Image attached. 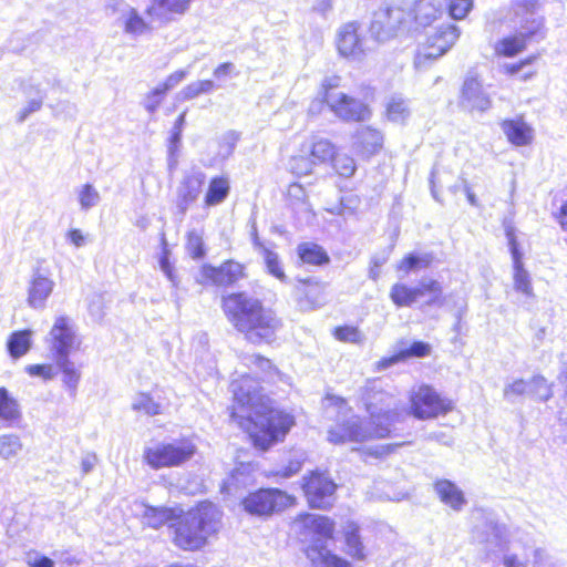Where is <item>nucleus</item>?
<instances>
[{
  "label": "nucleus",
  "mask_w": 567,
  "mask_h": 567,
  "mask_svg": "<svg viewBox=\"0 0 567 567\" xmlns=\"http://www.w3.org/2000/svg\"><path fill=\"white\" fill-rule=\"evenodd\" d=\"M432 262L433 256L431 254H424L422 256L406 254L396 262L395 270L408 275L411 271L427 268Z\"/></svg>",
  "instance_id": "nucleus-37"
},
{
  "label": "nucleus",
  "mask_w": 567,
  "mask_h": 567,
  "mask_svg": "<svg viewBox=\"0 0 567 567\" xmlns=\"http://www.w3.org/2000/svg\"><path fill=\"white\" fill-rule=\"evenodd\" d=\"M302 463L300 460H291L287 465L278 470L275 475L280 477H290L300 472Z\"/></svg>",
  "instance_id": "nucleus-53"
},
{
  "label": "nucleus",
  "mask_w": 567,
  "mask_h": 567,
  "mask_svg": "<svg viewBox=\"0 0 567 567\" xmlns=\"http://www.w3.org/2000/svg\"><path fill=\"white\" fill-rule=\"evenodd\" d=\"M32 344V331L22 329L13 331L7 340V350L11 358L19 359L27 354Z\"/></svg>",
  "instance_id": "nucleus-32"
},
{
  "label": "nucleus",
  "mask_w": 567,
  "mask_h": 567,
  "mask_svg": "<svg viewBox=\"0 0 567 567\" xmlns=\"http://www.w3.org/2000/svg\"><path fill=\"white\" fill-rule=\"evenodd\" d=\"M161 265H162V268L164 269V271L167 274V275H171V265L168 264L167 261V258L166 257H163L162 260H161Z\"/></svg>",
  "instance_id": "nucleus-62"
},
{
  "label": "nucleus",
  "mask_w": 567,
  "mask_h": 567,
  "mask_svg": "<svg viewBox=\"0 0 567 567\" xmlns=\"http://www.w3.org/2000/svg\"><path fill=\"white\" fill-rule=\"evenodd\" d=\"M91 468L89 464H84V471L87 472Z\"/></svg>",
  "instance_id": "nucleus-63"
},
{
  "label": "nucleus",
  "mask_w": 567,
  "mask_h": 567,
  "mask_svg": "<svg viewBox=\"0 0 567 567\" xmlns=\"http://www.w3.org/2000/svg\"><path fill=\"white\" fill-rule=\"evenodd\" d=\"M499 125L511 145L524 147L533 144L535 132L533 126L525 121L523 114L505 118Z\"/></svg>",
  "instance_id": "nucleus-22"
},
{
  "label": "nucleus",
  "mask_w": 567,
  "mask_h": 567,
  "mask_svg": "<svg viewBox=\"0 0 567 567\" xmlns=\"http://www.w3.org/2000/svg\"><path fill=\"white\" fill-rule=\"evenodd\" d=\"M123 29L131 35H142L152 30V25L146 19L134 8H131L123 21Z\"/></svg>",
  "instance_id": "nucleus-38"
},
{
  "label": "nucleus",
  "mask_w": 567,
  "mask_h": 567,
  "mask_svg": "<svg viewBox=\"0 0 567 567\" xmlns=\"http://www.w3.org/2000/svg\"><path fill=\"white\" fill-rule=\"evenodd\" d=\"M409 414L425 421L444 416L453 411L454 403L433 385L422 383L409 392Z\"/></svg>",
  "instance_id": "nucleus-11"
},
{
  "label": "nucleus",
  "mask_w": 567,
  "mask_h": 567,
  "mask_svg": "<svg viewBox=\"0 0 567 567\" xmlns=\"http://www.w3.org/2000/svg\"><path fill=\"white\" fill-rule=\"evenodd\" d=\"M230 193V182L226 175H216L208 181L203 203L205 207L221 204Z\"/></svg>",
  "instance_id": "nucleus-30"
},
{
  "label": "nucleus",
  "mask_w": 567,
  "mask_h": 567,
  "mask_svg": "<svg viewBox=\"0 0 567 567\" xmlns=\"http://www.w3.org/2000/svg\"><path fill=\"white\" fill-rule=\"evenodd\" d=\"M50 344L54 358L69 357L71 350L80 344L68 317L60 316L55 319L50 330Z\"/></svg>",
  "instance_id": "nucleus-19"
},
{
  "label": "nucleus",
  "mask_w": 567,
  "mask_h": 567,
  "mask_svg": "<svg viewBox=\"0 0 567 567\" xmlns=\"http://www.w3.org/2000/svg\"><path fill=\"white\" fill-rule=\"evenodd\" d=\"M324 285L315 278L307 277L297 279L293 288L296 301L307 308L315 309L321 306Z\"/></svg>",
  "instance_id": "nucleus-24"
},
{
  "label": "nucleus",
  "mask_w": 567,
  "mask_h": 567,
  "mask_svg": "<svg viewBox=\"0 0 567 567\" xmlns=\"http://www.w3.org/2000/svg\"><path fill=\"white\" fill-rule=\"evenodd\" d=\"M519 18V33H511L499 38L493 44V54L496 59H512L526 51L529 42L536 37H543L545 31V19L539 14L524 16Z\"/></svg>",
  "instance_id": "nucleus-10"
},
{
  "label": "nucleus",
  "mask_w": 567,
  "mask_h": 567,
  "mask_svg": "<svg viewBox=\"0 0 567 567\" xmlns=\"http://www.w3.org/2000/svg\"><path fill=\"white\" fill-rule=\"evenodd\" d=\"M187 75L185 70H177L166 76L156 87L152 89L145 97V109L148 113H154L163 103L166 94L177 86Z\"/></svg>",
  "instance_id": "nucleus-26"
},
{
  "label": "nucleus",
  "mask_w": 567,
  "mask_h": 567,
  "mask_svg": "<svg viewBox=\"0 0 567 567\" xmlns=\"http://www.w3.org/2000/svg\"><path fill=\"white\" fill-rule=\"evenodd\" d=\"M527 383L522 380H515L513 381L506 389H505V395L506 396H516L522 395L526 392Z\"/></svg>",
  "instance_id": "nucleus-54"
},
{
  "label": "nucleus",
  "mask_w": 567,
  "mask_h": 567,
  "mask_svg": "<svg viewBox=\"0 0 567 567\" xmlns=\"http://www.w3.org/2000/svg\"><path fill=\"white\" fill-rule=\"evenodd\" d=\"M68 239L76 247L84 245L85 238L78 228H72L66 233Z\"/></svg>",
  "instance_id": "nucleus-56"
},
{
  "label": "nucleus",
  "mask_w": 567,
  "mask_h": 567,
  "mask_svg": "<svg viewBox=\"0 0 567 567\" xmlns=\"http://www.w3.org/2000/svg\"><path fill=\"white\" fill-rule=\"evenodd\" d=\"M392 411H384L380 415L369 417V426L363 420L353 414L337 417L327 431V439L331 444L365 443L372 440L386 439L391 434L390 423L393 420Z\"/></svg>",
  "instance_id": "nucleus-5"
},
{
  "label": "nucleus",
  "mask_w": 567,
  "mask_h": 567,
  "mask_svg": "<svg viewBox=\"0 0 567 567\" xmlns=\"http://www.w3.org/2000/svg\"><path fill=\"white\" fill-rule=\"evenodd\" d=\"M554 219L559 225L564 233H567V199L564 200L557 212L554 214Z\"/></svg>",
  "instance_id": "nucleus-55"
},
{
  "label": "nucleus",
  "mask_w": 567,
  "mask_h": 567,
  "mask_svg": "<svg viewBox=\"0 0 567 567\" xmlns=\"http://www.w3.org/2000/svg\"><path fill=\"white\" fill-rule=\"evenodd\" d=\"M409 114L408 103L403 99L392 97L385 106V116L392 122L404 121Z\"/></svg>",
  "instance_id": "nucleus-43"
},
{
  "label": "nucleus",
  "mask_w": 567,
  "mask_h": 567,
  "mask_svg": "<svg viewBox=\"0 0 567 567\" xmlns=\"http://www.w3.org/2000/svg\"><path fill=\"white\" fill-rule=\"evenodd\" d=\"M29 566L30 567H54V561L47 556H41V557L34 559L33 561L29 563Z\"/></svg>",
  "instance_id": "nucleus-59"
},
{
  "label": "nucleus",
  "mask_w": 567,
  "mask_h": 567,
  "mask_svg": "<svg viewBox=\"0 0 567 567\" xmlns=\"http://www.w3.org/2000/svg\"><path fill=\"white\" fill-rule=\"evenodd\" d=\"M256 246L259 248L267 272L278 279L281 282H286L288 280V277L284 270V267L281 265L280 258L276 251L272 249L267 248L261 243H256Z\"/></svg>",
  "instance_id": "nucleus-36"
},
{
  "label": "nucleus",
  "mask_w": 567,
  "mask_h": 567,
  "mask_svg": "<svg viewBox=\"0 0 567 567\" xmlns=\"http://www.w3.org/2000/svg\"><path fill=\"white\" fill-rule=\"evenodd\" d=\"M296 504V496L276 487L257 488L247 493L240 501L247 514L258 517H269Z\"/></svg>",
  "instance_id": "nucleus-13"
},
{
  "label": "nucleus",
  "mask_w": 567,
  "mask_h": 567,
  "mask_svg": "<svg viewBox=\"0 0 567 567\" xmlns=\"http://www.w3.org/2000/svg\"><path fill=\"white\" fill-rule=\"evenodd\" d=\"M206 176L203 172H193L184 175L176 198L178 214L185 215L196 203L205 184Z\"/></svg>",
  "instance_id": "nucleus-20"
},
{
  "label": "nucleus",
  "mask_w": 567,
  "mask_h": 567,
  "mask_svg": "<svg viewBox=\"0 0 567 567\" xmlns=\"http://www.w3.org/2000/svg\"><path fill=\"white\" fill-rule=\"evenodd\" d=\"M186 111H183L175 120L169 144L173 152H175L179 145L182 133L185 124Z\"/></svg>",
  "instance_id": "nucleus-51"
},
{
  "label": "nucleus",
  "mask_w": 567,
  "mask_h": 567,
  "mask_svg": "<svg viewBox=\"0 0 567 567\" xmlns=\"http://www.w3.org/2000/svg\"><path fill=\"white\" fill-rule=\"evenodd\" d=\"M332 337L342 343L361 344L364 341V334L357 326L341 324L331 331Z\"/></svg>",
  "instance_id": "nucleus-39"
},
{
  "label": "nucleus",
  "mask_w": 567,
  "mask_h": 567,
  "mask_svg": "<svg viewBox=\"0 0 567 567\" xmlns=\"http://www.w3.org/2000/svg\"><path fill=\"white\" fill-rule=\"evenodd\" d=\"M458 101L468 112H485L492 106V100L484 91L481 78L476 74L467 75L464 79Z\"/></svg>",
  "instance_id": "nucleus-16"
},
{
  "label": "nucleus",
  "mask_w": 567,
  "mask_h": 567,
  "mask_svg": "<svg viewBox=\"0 0 567 567\" xmlns=\"http://www.w3.org/2000/svg\"><path fill=\"white\" fill-rule=\"evenodd\" d=\"M338 155V145L330 138L312 134L301 144L300 153L289 161L290 171L297 177L308 176L317 166L328 165Z\"/></svg>",
  "instance_id": "nucleus-9"
},
{
  "label": "nucleus",
  "mask_w": 567,
  "mask_h": 567,
  "mask_svg": "<svg viewBox=\"0 0 567 567\" xmlns=\"http://www.w3.org/2000/svg\"><path fill=\"white\" fill-rule=\"evenodd\" d=\"M338 53L346 59H358L364 55L363 37L360 34V25L350 21L341 25L336 39Z\"/></svg>",
  "instance_id": "nucleus-18"
},
{
  "label": "nucleus",
  "mask_w": 567,
  "mask_h": 567,
  "mask_svg": "<svg viewBox=\"0 0 567 567\" xmlns=\"http://www.w3.org/2000/svg\"><path fill=\"white\" fill-rule=\"evenodd\" d=\"M220 308L233 329L252 344L274 343L284 327L274 309L243 290L221 295Z\"/></svg>",
  "instance_id": "nucleus-3"
},
{
  "label": "nucleus",
  "mask_w": 567,
  "mask_h": 567,
  "mask_svg": "<svg viewBox=\"0 0 567 567\" xmlns=\"http://www.w3.org/2000/svg\"><path fill=\"white\" fill-rule=\"evenodd\" d=\"M215 87L212 80H200L186 85L181 92V99L184 101L193 100L200 94L210 92Z\"/></svg>",
  "instance_id": "nucleus-45"
},
{
  "label": "nucleus",
  "mask_w": 567,
  "mask_h": 567,
  "mask_svg": "<svg viewBox=\"0 0 567 567\" xmlns=\"http://www.w3.org/2000/svg\"><path fill=\"white\" fill-rule=\"evenodd\" d=\"M197 447L192 439L183 436L171 442H162L144 449L142 458L152 470L181 467L196 454Z\"/></svg>",
  "instance_id": "nucleus-8"
},
{
  "label": "nucleus",
  "mask_w": 567,
  "mask_h": 567,
  "mask_svg": "<svg viewBox=\"0 0 567 567\" xmlns=\"http://www.w3.org/2000/svg\"><path fill=\"white\" fill-rule=\"evenodd\" d=\"M186 247L192 258L200 259L205 256V247L202 236L196 231L186 235Z\"/></svg>",
  "instance_id": "nucleus-48"
},
{
  "label": "nucleus",
  "mask_w": 567,
  "mask_h": 567,
  "mask_svg": "<svg viewBox=\"0 0 567 567\" xmlns=\"http://www.w3.org/2000/svg\"><path fill=\"white\" fill-rule=\"evenodd\" d=\"M328 165L331 166L333 172L342 178H350L357 172L354 158L349 154H340L339 151L338 155H336L333 161H330Z\"/></svg>",
  "instance_id": "nucleus-40"
},
{
  "label": "nucleus",
  "mask_w": 567,
  "mask_h": 567,
  "mask_svg": "<svg viewBox=\"0 0 567 567\" xmlns=\"http://www.w3.org/2000/svg\"><path fill=\"white\" fill-rule=\"evenodd\" d=\"M251 364L256 368L254 373H244L230 382L228 413L230 421L247 435L251 446L266 452L286 440L296 425V417L277 405L260 385V382L279 378L280 371L274 362L256 353L251 357Z\"/></svg>",
  "instance_id": "nucleus-1"
},
{
  "label": "nucleus",
  "mask_w": 567,
  "mask_h": 567,
  "mask_svg": "<svg viewBox=\"0 0 567 567\" xmlns=\"http://www.w3.org/2000/svg\"><path fill=\"white\" fill-rule=\"evenodd\" d=\"M431 352V346L424 341H414L410 347L399 350L391 359L392 362L404 361L409 358H424Z\"/></svg>",
  "instance_id": "nucleus-42"
},
{
  "label": "nucleus",
  "mask_w": 567,
  "mask_h": 567,
  "mask_svg": "<svg viewBox=\"0 0 567 567\" xmlns=\"http://www.w3.org/2000/svg\"><path fill=\"white\" fill-rule=\"evenodd\" d=\"M324 409L331 410L337 414V417L341 415L351 414L353 411L349 405L347 399L336 395V394H326L323 398Z\"/></svg>",
  "instance_id": "nucleus-46"
},
{
  "label": "nucleus",
  "mask_w": 567,
  "mask_h": 567,
  "mask_svg": "<svg viewBox=\"0 0 567 567\" xmlns=\"http://www.w3.org/2000/svg\"><path fill=\"white\" fill-rule=\"evenodd\" d=\"M248 278L247 266L236 259L223 260L219 265L203 264L196 282L200 286L234 287Z\"/></svg>",
  "instance_id": "nucleus-14"
},
{
  "label": "nucleus",
  "mask_w": 567,
  "mask_h": 567,
  "mask_svg": "<svg viewBox=\"0 0 567 567\" xmlns=\"http://www.w3.org/2000/svg\"><path fill=\"white\" fill-rule=\"evenodd\" d=\"M79 200L83 209L94 206L99 200V193L91 184H85L80 194Z\"/></svg>",
  "instance_id": "nucleus-50"
},
{
  "label": "nucleus",
  "mask_w": 567,
  "mask_h": 567,
  "mask_svg": "<svg viewBox=\"0 0 567 567\" xmlns=\"http://www.w3.org/2000/svg\"><path fill=\"white\" fill-rule=\"evenodd\" d=\"M133 410L146 415L154 416L162 412L161 405L154 401L151 394L141 393L137 401L133 404Z\"/></svg>",
  "instance_id": "nucleus-47"
},
{
  "label": "nucleus",
  "mask_w": 567,
  "mask_h": 567,
  "mask_svg": "<svg viewBox=\"0 0 567 567\" xmlns=\"http://www.w3.org/2000/svg\"><path fill=\"white\" fill-rule=\"evenodd\" d=\"M344 551L350 558L347 559L327 548L326 545H310L305 553L312 564L320 567H352L351 561H365L369 557V550L364 545L361 527L357 522L350 520L342 530Z\"/></svg>",
  "instance_id": "nucleus-7"
},
{
  "label": "nucleus",
  "mask_w": 567,
  "mask_h": 567,
  "mask_svg": "<svg viewBox=\"0 0 567 567\" xmlns=\"http://www.w3.org/2000/svg\"><path fill=\"white\" fill-rule=\"evenodd\" d=\"M24 370L30 377H39L44 381L52 380L55 375L52 365L49 363L29 364Z\"/></svg>",
  "instance_id": "nucleus-49"
},
{
  "label": "nucleus",
  "mask_w": 567,
  "mask_h": 567,
  "mask_svg": "<svg viewBox=\"0 0 567 567\" xmlns=\"http://www.w3.org/2000/svg\"><path fill=\"white\" fill-rule=\"evenodd\" d=\"M21 417L20 405L7 388L0 386V420L16 422Z\"/></svg>",
  "instance_id": "nucleus-35"
},
{
  "label": "nucleus",
  "mask_w": 567,
  "mask_h": 567,
  "mask_svg": "<svg viewBox=\"0 0 567 567\" xmlns=\"http://www.w3.org/2000/svg\"><path fill=\"white\" fill-rule=\"evenodd\" d=\"M445 0H414L409 9L391 1L381 7L370 23V31L379 41H388L401 34L423 35L414 64L420 68L426 61L446 54L458 41L460 28L444 21Z\"/></svg>",
  "instance_id": "nucleus-2"
},
{
  "label": "nucleus",
  "mask_w": 567,
  "mask_h": 567,
  "mask_svg": "<svg viewBox=\"0 0 567 567\" xmlns=\"http://www.w3.org/2000/svg\"><path fill=\"white\" fill-rule=\"evenodd\" d=\"M393 450H394L393 445L386 444V445L382 446L381 451H375V452H372L371 454H373L374 456L379 457V456H382L384 454H389V453L393 452Z\"/></svg>",
  "instance_id": "nucleus-60"
},
{
  "label": "nucleus",
  "mask_w": 567,
  "mask_h": 567,
  "mask_svg": "<svg viewBox=\"0 0 567 567\" xmlns=\"http://www.w3.org/2000/svg\"><path fill=\"white\" fill-rule=\"evenodd\" d=\"M355 147L359 155L364 159L379 154L384 145V137L380 130L373 126H365L354 134Z\"/></svg>",
  "instance_id": "nucleus-25"
},
{
  "label": "nucleus",
  "mask_w": 567,
  "mask_h": 567,
  "mask_svg": "<svg viewBox=\"0 0 567 567\" xmlns=\"http://www.w3.org/2000/svg\"><path fill=\"white\" fill-rule=\"evenodd\" d=\"M473 0H445L444 14L453 20H464L473 10Z\"/></svg>",
  "instance_id": "nucleus-41"
},
{
  "label": "nucleus",
  "mask_w": 567,
  "mask_h": 567,
  "mask_svg": "<svg viewBox=\"0 0 567 567\" xmlns=\"http://www.w3.org/2000/svg\"><path fill=\"white\" fill-rule=\"evenodd\" d=\"M434 489L442 503L454 511H460L466 503V498L458 486L446 478L436 480Z\"/></svg>",
  "instance_id": "nucleus-29"
},
{
  "label": "nucleus",
  "mask_w": 567,
  "mask_h": 567,
  "mask_svg": "<svg viewBox=\"0 0 567 567\" xmlns=\"http://www.w3.org/2000/svg\"><path fill=\"white\" fill-rule=\"evenodd\" d=\"M55 360L56 365L62 374L63 385L70 392V394L74 396L81 381L80 370L74 365L72 361H70L69 357H60L55 358Z\"/></svg>",
  "instance_id": "nucleus-34"
},
{
  "label": "nucleus",
  "mask_w": 567,
  "mask_h": 567,
  "mask_svg": "<svg viewBox=\"0 0 567 567\" xmlns=\"http://www.w3.org/2000/svg\"><path fill=\"white\" fill-rule=\"evenodd\" d=\"M22 450V443L16 434H3L0 436V457L9 460L18 455Z\"/></svg>",
  "instance_id": "nucleus-44"
},
{
  "label": "nucleus",
  "mask_w": 567,
  "mask_h": 567,
  "mask_svg": "<svg viewBox=\"0 0 567 567\" xmlns=\"http://www.w3.org/2000/svg\"><path fill=\"white\" fill-rule=\"evenodd\" d=\"M296 520L302 524L305 532L311 530L318 537L327 540L334 538L336 523L329 516H312L309 513H300L297 515Z\"/></svg>",
  "instance_id": "nucleus-27"
},
{
  "label": "nucleus",
  "mask_w": 567,
  "mask_h": 567,
  "mask_svg": "<svg viewBox=\"0 0 567 567\" xmlns=\"http://www.w3.org/2000/svg\"><path fill=\"white\" fill-rule=\"evenodd\" d=\"M341 81V76L336 74L321 81L318 90L320 103L326 105L342 122L363 123L369 121L372 116L369 104L340 91Z\"/></svg>",
  "instance_id": "nucleus-6"
},
{
  "label": "nucleus",
  "mask_w": 567,
  "mask_h": 567,
  "mask_svg": "<svg viewBox=\"0 0 567 567\" xmlns=\"http://www.w3.org/2000/svg\"><path fill=\"white\" fill-rule=\"evenodd\" d=\"M465 194H466V198L471 205H474V206L478 205V200L470 187L465 188Z\"/></svg>",
  "instance_id": "nucleus-61"
},
{
  "label": "nucleus",
  "mask_w": 567,
  "mask_h": 567,
  "mask_svg": "<svg viewBox=\"0 0 567 567\" xmlns=\"http://www.w3.org/2000/svg\"><path fill=\"white\" fill-rule=\"evenodd\" d=\"M53 290V281L44 276H34L30 282L28 303L32 308H42Z\"/></svg>",
  "instance_id": "nucleus-31"
},
{
  "label": "nucleus",
  "mask_w": 567,
  "mask_h": 567,
  "mask_svg": "<svg viewBox=\"0 0 567 567\" xmlns=\"http://www.w3.org/2000/svg\"><path fill=\"white\" fill-rule=\"evenodd\" d=\"M516 14L534 16L542 7V0H517L514 3Z\"/></svg>",
  "instance_id": "nucleus-52"
},
{
  "label": "nucleus",
  "mask_w": 567,
  "mask_h": 567,
  "mask_svg": "<svg viewBox=\"0 0 567 567\" xmlns=\"http://www.w3.org/2000/svg\"><path fill=\"white\" fill-rule=\"evenodd\" d=\"M296 255L301 265L322 267L330 262L328 251L315 241H301L296 247Z\"/></svg>",
  "instance_id": "nucleus-28"
},
{
  "label": "nucleus",
  "mask_w": 567,
  "mask_h": 567,
  "mask_svg": "<svg viewBox=\"0 0 567 567\" xmlns=\"http://www.w3.org/2000/svg\"><path fill=\"white\" fill-rule=\"evenodd\" d=\"M538 53L528 54L522 59L503 64L499 69L505 79L512 82L527 83L534 81L538 74Z\"/></svg>",
  "instance_id": "nucleus-21"
},
{
  "label": "nucleus",
  "mask_w": 567,
  "mask_h": 567,
  "mask_svg": "<svg viewBox=\"0 0 567 567\" xmlns=\"http://www.w3.org/2000/svg\"><path fill=\"white\" fill-rule=\"evenodd\" d=\"M386 398L388 393L377 384V380H369L367 382L361 390V401L369 413V417L381 414H375L374 409L377 405L382 404Z\"/></svg>",
  "instance_id": "nucleus-33"
},
{
  "label": "nucleus",
  "mask_w": 567,
  "mask_h": 567,
  "mask_svg": "<svg viewBox=\"0 0 567 567\" xmlns=\"http://www.w3.org/2000/svg\"><path fill=\"white\" fill-rule=\"evenodd\" d=\"M162 518L171 520L173 543L185 551H197L216 539L223 529V512L210 501H200L187 511H161Z\"/></svg>",
  "instance_id": "nucleus-4"
},
{
  "label": "nucleus",
  "mask_w": 567,
  "mask_h": 567,
  "mask_svg": "<svg viewBox=\"0 0 567 567\" xmlns=\"http://www.w3.org/2000/svg\"><path fill=\"white\" fill-rule=\"evenodd\" d=\"M427 297L425 306H442L445 302L442 285L435 279L412 286L406 281H395L389 290V298L396 308H410L421 298Z\"/></svg>",
  "instance_id": "nucleus-12"
},
{
  "label": "nucleus",
  "mask_w": 567,
  "mask_h": 567,
  "mask_svg": "<svg viewBox=\"0 0 567 567\" xmlns=\"http://www.w3.org/2000/svg\"><path fill=\"white\" fill-rule=\"evenodd\" d=\"M193 0H153L145 13L161 24L172 22L177 16L185 14Z\"/></svg>",
  "instance_id": "nucleus-23"
},
{
  "label": "nucleus",
  "mask_w": 567,
  "mask_h": 567,
  "mask_svg": "<svg viewBox=\"0 0 567 567\" xmlns=\"http://www.w3.org/2000/svg\"><path fill=\"white\" fill-rule=\"evenodd\" d=\"M302 492L310 508L327 509L337 491V484L327 471L315 470L303 476Z\"/></svg>",
  "instance_id": "nucleus-15"
},
{
  "label": "nucleus",
  "mask_w": 567,
  "mask_h": 567,
  "mask_svg": "<svg viewBox=\"0 0 567 567\" xmlns=\"http://www.w3.org/2000/svg\"><path fill=\"white\" fill-rule=\"evenodd\" d=\"M234 69L231 62H224L214 70V75L219 78L229 74Z\"/></svg>",
  "instance_id": "nucleus-58"
},
{
  "label": "nucleus",
  "mask_w": 567,
  "mask_h": 567,
  "mask_svg": "<svg viewBox=\"0 0 567 567\" xmlns=\"http://www.w3.org/2000/svg\"><path fill=\"white\" fill-rule=\"evenodd\" d=\"M505 235L508 241L509 251L512 255L513 260V280H514V288L515 290L532 297L533 296V286L532 280L529 277V274L524 268L523 264V255L519 250L517 237H516V229L515 227L508 223L505 225Z\"/></svg>",
  "instance_id": "nucleus-17"
},
{
  "label": "nucleus",
  "mask_w": 567,
  "mask_h": 567,
  "mask_svg": "<svg viewBox=\"0 0 567 567\" xmlns=\"http://www.w3.org/2000/svg\"><path fill=\"white\" fill-rule=\"evenodd\" d=\"M41 101L39 100H32L28 103V105L21 111L19 115V120L23 121L25 120L31 113L38 111L41 109Z\"/></svg>",
  "instance_id": "nucleus-57"
}]
</instances>
